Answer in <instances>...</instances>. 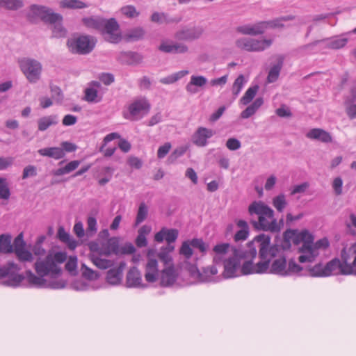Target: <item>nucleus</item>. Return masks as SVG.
Returning <instances> with one entry per match:
<instances>
[{"label": "nucleus", "mask_w": 356, "mask_h": 356, "mask_svg": "<svg viewBox=\"0 0 356 356\" xmlns=\"http://www.w3.org/2000/svg\"><path fill=\"white\" fill-rule=\"evenodd\" d=\"M248 213L251 217L250 222L258 231L279 233L280 226L275 218L274 211L262 201H253L248 207Z\"/></svg>", "instance_id": "obj_1"}, {"label": "nucleus", "mask_w": 356, "mask_h": 356, "mask_svg": "<svg viewBox=\"0 0 356 356\" xmlns=\"http://www.w3.org/2000/svg\"><path fill=\"white\" fill-rule=\"evenodd\" d=\"M81 22L87 29L99 32L109 43L118 44L123 38L120 24L114 17L107 19L100 15H92L83 17Z\"/></svg>", "instance_id": "obj_2"}, {"label": "nucleus", "mask_w": 356, "mask_h": 356, "mask_svg": "<svg viewBox=\"0 0 356 356\" xmlns=\"http://www.w3.org/2000/svg\"><path fill=\"white\" fill-rule=\"evenodd\" d=\"M270 236L266 234H260L256 236L251 241L253 242V247L257 250L255 243H258L259 257L261 259L257 263L258 272L266 273L269 268L271 260L277 257L281 247L277 244L270 245Z\"/></svg>", "instance_id": "obj_3"}, {"label": "nucleus", "mask_w": 356, "mask_h": 356, "mask_svg": "<svg viewBox=\"0 0 356 356\" xmlns=\"http://www.w3.org/2000/svg\"><path fill=\"white\" fill-rule=\"evenodd\" d=\"M247 250L233 248V257L222 261L224 265L223 276L225 278H232L239 275L238 271L241 266V260L251 257L254 259L257 254L256 249L253 247V242H248Z\"/></svg>", "instance_id": "obj_4"}, {"label": "nucleus", "mask_w": 356, "mask_h": 356, "mask_svg": "<svg viewBox=\"0 0 356 356\" xmlns=\"http://www.w3.org/2000/svg\"><path fill=\"white\" fill-rule=\"evenodd\" d=\"M349 251L354 256L353 261L348 263L349 257L346 250L343 249L341 251L342 261L339 258L335 257L324 265L325 277L330 276L337 270H339L342 275H356V243L352 245Z\"/></svg>", "instance_id": "obj_5"}, {"label": "nucleus", "mask_w": 356, "mask_h": 356, "mask_svg": "<svg viewBox=\"0 0 356 356\" xmlns=\"http://www.w3.org/2000/svg\"><path fill=\"white\" fill-rule=\"evenodd\" d=\"M26 17L32 24H36L39 19L44 24H52L62 19L61 14L54 13L51 8L38 4H31Z\"/></svg>", "instance_id": "obj_6"}, {"label": "nucleus", "mask_w": 356, "mask_h": 356, "mask_svg": "<svg viewBox=\"0 0 356 356\" xmlns=\"http://www.w3.org/2000/svg\"><path fill=\"white\" fill-rule=\"evenodd\" d=\"M20 267L13 261H8L5 265H0V280L7 278L2 282L5 286L18 287L24 280V275L19 274Z\"/></svg>", "instance_id": "obj_7"}, {"label": "nucleus", "mask_w": 356, "mask_h": 356, "mask_svg": "<svg viewBox=\"0 0 356 356\" xmlns=\"http://www.w3.org/2000/svg\"><path fill=\"white\" fill-rule=\"evenodd\" d=\"M67 45L72 54L86 55L93 50L95 42L90 35H83L76 38L69 39Z\"/></svg>", "instance_id": "obj_8"}, {"label": "nucleus", "mask_w": 356, "mask_h": 356, "mask_svg": "<svg viewBox=\"0 0 356 356\" xmlns=\"http://www.w3.org/2000/svg\"><path fill=\"white\" fill-rule=\"evenodd\" d=\"M19 67L30 83H36L42 72L41 63L33 58H24L19 60Z\"/></svg>", "instance_id": "obj_9"}, {"label": "nucleus", "mask_w": 356, "mask_h": 356, "mask_svg": "<svg viewBox=\"0 0 356 356\" xmlns=\"http://www.w3.org/2000/svg\"><path fill=\"white\" fill-rule=\"evenodd\" d=\"M273 44V40H257L250 38H239L236 41V46L241 50L248 52L263 51Z\"/></svg>", "instance_id": "obj_10"}, {"label": "nucleus", "mask_w": 356, "mask_h": 356, "mask_svg": "<svg viewBox=\"0 0 356 356\" xmlns=\"http://www.w3.org/2000/svg\"><path fill=\"white\" fill-rule=\"evenodd\" d=\"M151 106L146 98H140L134 100L128 107V113H123L124 118L136 120L147 115L150 110Z\"/></svg>", "instance_id": "obj_11"}, {"label": "nucleus", "mask_w": 356, "mask_h": 356, "mask_svg": "<svg viewBox=\"0 0 356 356\" xmlns=\"http://www.w3.org/2000/svg\"><path fill=\"white\" fill-rule=\"evenodd\" d=\"M34 266L37 274L40 277H44L49 274L52 277H57L62 273V269L54 264L51 254L47 255L44 260L38 259Z\"/></svg>", "instance_id": "obj_12"}, {"label": "nucleus", "mask_w": 356, "mask_h": 356, "mask_svg": "<svg viewBox=\"0 0 356 356\" xmlns=\"http://www.w3.org/2000/svg\"><path fill=\"white\" fill-rule=\"evenodd\" d=\"M26 277L29 285L36 288H49L52 289H63L66 286L63 280L47 282L44 277L35 275L31 270H26Z\"/></svg>", "instance_id": "obj_13"}, {"label": "nucleus", "mask_w": 356, "mask_h": 356, "mask_svg": "<svg viewBox=\"0 0 356 356\" xmlns=\"http://www.w3.org/2000/svg\"><path fill=\"white\" fill-rule=\"evenodd\" d=\"M13 252L16 254L20 261H32L33 257L32 253L26 249V243L24 240L23 233H19L14 239Z\"/></svg>", "instance_id": "obj_14"}, {"label": "nucleus", "mask_w": 356, "mask_h": 356, "mask_svg": "<svg viewBox=\"0 0 356 356\" xmlns=\"http://www.w3.org/2000/svg\"><path fill=\"white\" fill-rule=\"evenodd\" d=\"M202 26L183 28L175 33V38L180 41H193L199 39L204 33Z\"/></svg>", "instance_id": "obj_15"}, {"label": "nucleus", "mask_w": 356, "mask_h": 356, "mask_svg": "<svg viewBox=\"0 0 356 356\" xmlns=\"http://www.w3.org/2000/svg\"><path fill=\"white\" fill-rule=\"evenodd\" d=\"M215 131L213 130L199 127L192 135L191 141L197 147H206L209 143L208 140L213 137Z\"/></svg>", "instance_id": "obj_16"}, {"label": "nucleus", "mask_w": 356, "mask_h": 356, "mask_svg": "<svg viewBox=\"0 0 356 356\" xmlns=\"http://www.w3.org/2000/svg\"><path fill=\"white\" fill-rule=\"evenodd\" d=\"M178 274L174 265H170L163 269L160 274V285L162 287L172 286L177 281Z\"/></svg>", "instance_id": "obj_17"}, {"label": "nucleus", "mask_w": 356, "mask_h": 356, "mask_svg": "<svg viewBox=\"0 0 356 356\" xmlns=\"http://www.w3.org/2000/svg\"><path fill=\"white\" fill-rule=\"evenodd\" d=\"M126 286L129 288H146L147 284H143L140 270L136 266L131 267L127 273Z\"/></svg>", "instance_id": "obj_18"}, {"label": "nucleus", "mask_w": 356, "mask_h": 356, "mask_svg": "<svg viewBox=\"0 0 356 356\" xmlns=\"http://www.w3.org/2000/svg\"><path fill=\"white\" fill-rule=\"evenodd\" d=\"M179 236V231L177 229H168L163 227L154 236V240L158 243H162L164 240L168 243V245H172Z\"/></svg>", "instance_id": "obj_19"}, {"label": "nucleus", "mask_w": 356, "mask_h": 356, "mask_svg": "<svg viewBox=\"0 0 356 356\" xmlns=\"http://www.w3.org/2000/svg\"><path fill=\"white\" fill-rule=\"evenodd\" d=\"M125 265V263L122 261L117 268H111L107 271L106 279L108 284L118 285L121 282Z\"/></svg>", "instance_id": "obj_20"}, {"label": "nucleus", "mask_w": 356, "mask_h": 356, "mask_svg": "<svg viewBox=\"0 0 356 356\" xmlns=\"http://www.w3.org/2000/svg\"><path fill=\"white\" fill-rule=\"evenodd\" d=\"M99 254L105 255L106 257L110 256L111 254L115 255L120 254V244L119 238L113 236L108 239L106 244H103L101 250H99Z\"/></svg>", "instance_id": "obj_21"}, {"label": "nucleus", "mask_w": 356, "mask_h": 356, "mask_svg": "<svg viewBox=\"0 0 356 356\" xmlns=\"http://www.w3.org/2000/svg\"><path fill=\"white\" fill-rule=\"evenodd\" d=\"M159 50L168 54H184L188 51V47L183 43L162 42L159 47Z\"/></svg>", "instance_id": "obj_22"}, {"label": "nucleus", "mask_w": 356, "mask_h": 356, "mask_svg": "<svg viewBox=\"0 0 356 356\" xmlns=\"http://www.w3.org/2000/svg\"><path fill=\"white\" fill-rule=\"evenodd\" d=\"M158 261L156 259L149 258L145 266V279L147 282H155L159 277Z\"/></svg>", "instance_id": "obj_23"}, {"label": "nucleus", "mask_w": 356, "mask_h": 356, "mask_svg": "<svg viewBox=\"0 0 356 356\" xmlns=\"http://www.w3.org/2000/svg\"><path fill=\"white\" fill-rule=\"evenodd\" d=\"M231 245L228 243H222L216 245L213 251L215 254L213 258V262L215 265H218L222 263L223 261L226 260V254L228 253Z\"/></svg>", "instance_id": "obj_24"}, {"label": "nucleus", "mask_w": 356, "mask_h": 356, "mask_svg": "<svg viewBox=\"0 0 356 356\" xmlns=\"http://www.w3.org/2000/svg\"><path fill=\"white\" fill-rule=\"evenodd\" d=\"M143 56L135 51H122L120 54L118 60L120 63L125 65H132L140 63L143 61Z\"/></svg>", "instance_id": "obj_25"}, {"label": "nucleus", "mask_w": 356, "mask_h": 356, "mask_svg": "<svg viewBox=\"0 0 356 356\" xmlns=\"http://www.w3.org/2000/svg\"><path fill=\"white\" fill-rule=\"evenodd\" d=\"M207 83V79L202 75H193L190 81L186 86V90L191 95L196 94L199 92L197 88L204 87Z\"/></svg>", "instance_id": "obj_26"}, {"label": "nucleus", "mask_w": 356, "mask_h": 356, "mask_svg": "<svg viewBox=\"0 0 356 356\" xmlns=\"http://www.w3.org/2000/svg\"><path fill=\"white\" fill-rule=\"evenodd\" d=\"M305 234H300V232H298V229H287L283 233L284 243L288 248L291 246V241H293L295 245H299L302 243V237H304Z\"/></svg>", "instance_id": "obj_27"}, {"label": "nucleus", "mask_w": 356, "mask_h": 356, "mask_svg": "<svg viewBox=\"0 0 356 356\" xmlns=\"http://www.w3.org/2000/svg\"><path fill=\"white\" fill-rule=\"evenodd\" d=\"M306 136L308 138L317 140L322 143H328L332 141L331 134L327 131L321 128H314L309 130Z\"/></svg>", "instance_id": "obj_28"}, {"label": "nucleus", "mask_w": 356, "mask_h": 356, "mask_svg": "<svg viewBox=\"0 0 356 356\" xmlns=\"http://www.w3.org/2000/svg\"><path fill=\"white\" fill-rule=\"evenodd\" d=\"M286 268V259L285 257H281L275 259L270 266L269 265V268L266 273L285 277L287 276Z\"/></svg>", "instance_id": "obj_29"}, {"label": "nucleus", "mask_w": 356, "mask_h": 356, "mask_svg": "<svg viewBox=\"0 0 356 356\" xmlns=\"http://www.w3.org/2000/svg\"><path fill=\"white\" fill-rule=\"evenodd\" d=\"M327 40V39H323L315 40L311 43L302 45L298 48V51L301 53L305 54H317L321 51L323 49H325L324 43Z\"/></svg>", "instance_id": "obj_30"}, {"label": "nucleus", "mask_w": 356, "mask_h": 356, "mask_svg": "<svg viewBox=\"0 0 356 356\" xmlns=\"http://www.w3.org/2000/svg\"><path fill=\"white\" fill-rule=\"evenodd\" d=\"M101 86L99 81H93L90 83V86L85 90V100L88 102L98 103L101 102L102 98L98 97L97 88Z\"/></svg>", "instance_id": "obj_31"}, {"label": "nucleus", "mask_w": 356, "mask_h": 356, "mask_svg": "<svg viewBox=\"0 0 356 356\" xmlns=\"http://www.w3.org/2000/svg\"><path fill=\"white\" fill-rule=\"evenodd\" d=\"M145 30L141 26H136L130 29L124 35L126 42H136L144 39L145 35Z\"/></svg>", "instance_id": "obj_32"}, {"label": "nucleus", "mask_w": 356, "mask_h": 356, "mask_svg": "<svg viewBox=\"0 0 356 356\" xmlns=\"http://www.w3.org/2000/svg\"><path fill=\"white\" fill-rule=\"evenodd\" d=\"M38 154L43 156H47L58 160L65 156L64 150L58 147H44L38 150Z\"/></svg>", "instance_id": "obj_33"}, {"label": "nucleus", "mask_w": 356, "mask_h": 356, "mask_svg": "<svg viewBox=\"0 0 356 356\" xmlns=\"http://www.w3.org/2000/svg\"><path fill=\"white\" fill-rule=\"evenodd\" d=\"M58 122L56 115L44 116L38 120V131H44L49 127L56 125Z\"/></svg>", "instance_id": "obj_34"}, {"label": "nucleus", "mask_w": 356, "mask_h": 356, "mask_svg": "<svg viewBox=\"0 0 356 356\" xmlns=\"http://www.w3.org/2000/svg\"><path fill=\"white\" fill-rule=\"evenodd\" d=\"M12 236L9 234L0 235V253L9 254L13 252V246L11 243Z\"/></svg>", "instance_id": "obj_35"}, {"label": "nucleus", "mask_w": 356, "mask_h": 356, "mask_svg": "<svg viewBox=\"0 0 356 356\" xmlns=\"http://www.w3.org/2000/svg\"><path fill=\"white\" fill-rule=\"evenodd\" d=\"M283 63L284 58L280 57L277 63L271 67L267 76V81L268 83H274L278 79Z\"/></svg>", "instance_id": "obj_36"}, {"label": "nucleus", "mask_w": 356, "mask_h": 356, "mask_svg": "<svg viewBox=\"0 0 356 356\" xmlns=\"http://www.w3.org/2000/svg\"><path fill=\"white\" fill-rule=\"evenodd\" d=\"M175 249L174 245H167L165 248H162L158 253V257L160 261L163 263L166 266L170 265H174L172 262V258L170 254V252H172Z\"/></svg>", "instance_id": "obj_37"}, {"label": "nucleus", "mask_w": 356, "mask_h": 356, "mask_svg": "<svg viewBox=\"0 0 356 356\" xmlns=\"http://www.w3.org/2000/svg\"><path fill=\"white\" fill-rule=\"evenodd\" d=\"M61 8H67L72 10L83 9L89 6L81 0H61L59 2Z\"/></svg>", "instance_id": "obj_38"}, {"label": "nucleus", "mask_w": 356, "mask_h": 356, "mask_svg": "<svg viewBox=\"0 0 356 356\" xmlns=\"http://www.w3.org/2000/svg\"><path fill=\"white\" fill-rule=\"evenodd\" d=\"M236 225L241 228L234 235L235 241L245 240L249 235V226L248 222L244 220H239Z\"/></svg>", "instance_id": "obj_39"}, {"label": "nucleus", "mask_w": 356, "mask_h": 356, "mask_svg": "<svg viewBox=\"0 0 356 356\" xmlns=\"http://www.w3.org/2000/svg\"><path fill=\"white\" fill-rule=\"evenodd\" d=\"M180 18L169 17L168 15L164 13L154 12L151 15V21L159 24H161L163 22L167 24L178 23L180 22Z\"/></svg>", "instance_id": "obj_40"}, {"label": "nucleus", "mask_w": 356, "mask_h": 356, "mask_svg": "<svg viewBox=\"0 0 356 356\" xmlns=\"http://www.w3.org/2000/svg\"><path fill=\"white\" fill-rule=\"evenodd\" d=\"M327 40L323 44L325 49L329 48L332 49H339L343 47L348 42L346 38L334 37L332 38H327Z\"/></svg>", "instance_id": "obj_41"}, {"label": "nucleus", "mask_w": 356, "mask_h": 356, "mask_svg": "<svg viewBox=\"0 0 356 356\" xmlns=\"http://www.w3.org/2000/svg\"><path fill=\"white\" fill-rule=\"evenodd\" d=\"M80 161H72L70 163H68L65 166L53 170L52 174L54 176H62L63 175L69 174L74 171V170H76L80 165Z\"/></svg>", "instance_id": "obj_42"}, {"label": "nucleus", "mask_w": 356, "mask_h": 356, "mask_svg": "<svg viewBox=\"0 0 356 356\" xmlns=\"http://www.w3.org/2000/svg\"><path fill=\"white\" fill-rule=\"evenodd\" d=\"M247 259H250L248 261H245L241 268V273L242 275H246L253 273H265V272H258L257 263L254 265L253 259L251 257H248Z\"/></svg>", "instance_id": "obj_43"}, {"label": "nucleus", "mask_w": 356, "mask_h": 356, "mask_svg": "<svg viewBox=\"0 0 356 356\" xmlns=\"http://www.w3.org/2000/svg\"><path fill=\"white\" fill-rule=\"evenodd\" d=\"M63 17L60 20L50 24L52 25V35L54 38H65L67 35V30L63 25Z\"/></svg>", "instance_id": "obj_44"}, {"label": "nucleus", "mask_w": 356, "mask_h": 356, "mask_svg": "<svg viewBox=\"0 0 356 356\" xmlns=\"http://www.w3.org/2000/svg\"><path fill=\"white\" fill-rule=\"evenodd\" d=\"M22 0H0V6L9 10H17L24 7Z\"/></svg>", "instance_id": "obj_45"}, {"label": "nucleus", "mask_w": 356, "mask_h": 356, "mask_svg": "<svg viewBox=\"0 0 356 356\" xmlns=\"http://www.w3.org/2000/svg\"><path fill=\"white\" fill-rule=\"evenodd\" d=\"M303 268L297 264L293 259H290L288 263V266L286 268L287 276L292 274H298L299 275H307L306 272L303 271Z\"/></svg>", "instance_id": "obj_46"}, {"label": "nucleus", "mask_w": 356, "mask_h": 356, "mask_svg": "<svg viewBox=\"0 0 356 356\" xmlns=\"http://www.w3.org/2000/svg\"><path fill=\"white\" fill-rule=\"evenodd\" d=\"M92 262L100 269H107L113 265V262L111 260L106 259H102L98 256L92 254L90 256Z\"/></svg>", "instance_id": "obj_47"}, {"label": "nucleus", "mask_w": 356, "mask_h": 356, "mask_svg": "<svg viewBox=\"0 0 356 356\" xmlns=\"http://www.w3.org/2000/svg\"><path fill=\"white\" fill-rule=\"evenodd\" d=\"M324 265L322 263L316 264L313 266H308L306 269L307 275L311 277H325Z\"/></svg>", "instance_id": "obj_48"}, {"label": "nucleus", "mask_w": 356, "mask_h": 356, "mask_svg": "<svg viewBox=\"0 0 356 356\" xmlns=\"http://www.w3.org/2000/svg\"><path fill=\"white\" fill-rule=\"evenodd\" d=\"M258 90H259V86L257 84L250 87L246 90L244 95L241 97V102L243 105L248 104L254 99Z\"/></svg>", "instance_id": "obj_49"}, {"label": "nucleus", "mask_w": 356, "mask_h": 356, "mask_svg": "<svg viewBox=\"0 0 356 356\" xmlns=\"http://www.w3.org/2000/svg\"><path fill=\"white\" fill-rule=\"evenodd\" d=\"M148 208L145 202H141L139 205L138 210L137 212L135 225L137 226L142 223L147 217Z\"/></svg>", "instance_id": "obj_50"}, {"label": "nucleus", "mask_w": 356, "mask_h": 356, "mask_svg": "<svg viewBox=\"0 0 356 356\" xmlns=\"http://www.w3.org/2000/svg\"><path fill=\"white\" fill-rule=\"evenodd\" d=\"M81 274L84 278L90 281L97 280L100 276L97 271L93 270L85 264L81 266Z\"/></svg>", "instance_id": "obj_51"}, {"label": "nucleus", "mask_w": 356, "mask_h": 356, "mask_svg": "<svg viewBox=\"0 0 356 356\" xmlns=\"http://www.w3.org/2000/svg\"><path fill=\"white\" fill-rule=\"evenodd\" d=\"M245 82L246 81L243 74L238 75L237 78L235 79L232 86V93L234 98L238 97Z\"/></svg>", "instance_id": "obj_52"}, {"label": "nucleus", "mask_w": 356, "mask_h": 356, "mask_svg": "<svg viewBox=\"0 0 356 356\" xmlns=\"http://www.w3.org/2000/svg\"><path fill=\"white\" fill-rule=\"evenodd\" d=\"M273 205L278 212H282L287 205L285 195L282 193L273 197Z\"/></svg>", "instance_id": "obj_53"}, {"label": "nucleus", "mask_w": 356, "mask_h": 356, "mask_svg": "<svg viewBox=\"0 0 356 356\" xmlns=\"http://www.w3.org/2000/svg\"><path fill=\"white\" fill-rule=\"evenodd\" d=\"M10 195L11 193L7 179L3 177H0V199L7 200L10 198Z\"/></svg>", "instance_id": "obj_54"}, {"label": "nucleus", "mask_w": 356, "mask_h": 356, "mask_svg": "<svg viewBox=\"0 0 356 356\" xmlns=\"http://www.w3.org/2000/svg\"><path fill=\"white\" fill-rule=\"evenodd\" d=\"M191 247V240L184 241L179 249V254L183 255L186 259H191L193 254Z\"/></svg>", "instance_id": "obj_55"}, {"label": "nucleus", "mask_w": 356, "mask_h": 356, "mask_svg": "<svg viewBox=\"0 0 356 356\" xmlns=\"http://www.w3.org/2000/svg\"><path fill=\"white\" fill-rule=\"evenodd\" d=\"M356 102V79L350 83L349 94L344 97V104L355 103Z\"/></svg>", "instance_id": "obj_56"}, {"label": "nucleus", "mask_w": 356, "mask_h": 356, "mask_svg": "<svg viewBox=\"0 0 356 356\" xmlns=\"http://www.w3.org/2000/svg\"><path fill=\"white\" fill-rule=\"evenodd\" d=\"M122 13L127 18L132 19L139 16L140 12L137 11L135 6L127 5L121 8Z\"/></svg>", "instance_id": "obj_57"}, {"label": "nucleus", "mask_w": 356, "mask_h": 356, "mask_svg": "<svg viewBox=\"0 0 356 356\" xmlns=\"http://www.w3.org/2000/svg\"><path fill=\"white\" fill-rule=\"evenodd\" d=\"M191 244L192 248L198 249L202 254H206L209 248L202 238H194L191 240Z\"/></svg>", "instance_id": "obj_58"}, {"label": "nucleus", "mask_w": 356, "mask_h": 356, "mask_svg": "<svg viewBox=\"0 0 356 356\" xmlns=\"http://www.w3.org/2000/svg\"><path fill=\"white\" fill-rule=\"evenodd\" d=\"M51 97L57 102H61L63 99V95L61 89L54 84L50 85Z\"/></svg>", "instance_id": "obj_59"}, {"label": "nucleus", "mask_w": 356, "mask_h": 356, "mask_svg": "<svg viewBox=\"0 0 356 356\" xmlns=\"http://www.w3.org/2000/svg\"><path fill=\"white\" fill-rule=\"evenodd\" d=\"M186 152V147H179L175 149L168 157V161L170 163H173L178 158L183 156Z\"/></svg>", "instance_id": "obj_60"}, {"label": "nucleus", "mask_w": 356, "mask_h": 356, "mask_svg": "<svg viewBox=\"0 0 356 356\" xmlns=\"http://www.w3.org/2000/svg\"><path fill=\"white\" fill-rule=\"evenodd\" d=\"M295 19V16L292 15L282 16L280 17H277L273 19L274 24L273 26L275 29L277 28H283L284 26L283 22L293 20Z\"/></svg>", "instance_id": "obj_61"}, {"label": "nucleus", "mask_w": 356, "mask_h": 356, "mask_svg": "<svg viewBox=\"0 0 356 356\" xmlns=\"http://www.w3.org/2000/svg\"><path fill=\"white\" fill-rule=\"evenodd\" d=\"M264 27L262 21L257 22L255 24H251V35L256 36L262 35L265 33Z\"/></svg>", "instance_id": "obj_62"}, {"label": "nucleus", "mask_w": 356, "mask_h": 356, "mask_svg": "<svg viewBox=\"0 0 356 356\" xmlns=\"http://www.w3.org/2000/svg\"><path fill=\"white\" fill-rule=\"evenodd\" d=\"M226 147L231 151H235L241 148V143L235 138H230L226 142Z\"/></svg>", "instance_id": "obj_63"}, {"label": "nucleus", "mask_w": 356, "mask_h": 356, "mask_svg": "<svg viewBox=\"0 0 356 356\" xmlns=\"http://www.w3.org/2000/svg\"><path fill=\"white\" fill-rule=\"evenodd\" d=\"M346 107V113L350 120L356 118V104L349 103L344 104Z\"/></svg>", "instance_id": "obj_64"}]
</instances>
